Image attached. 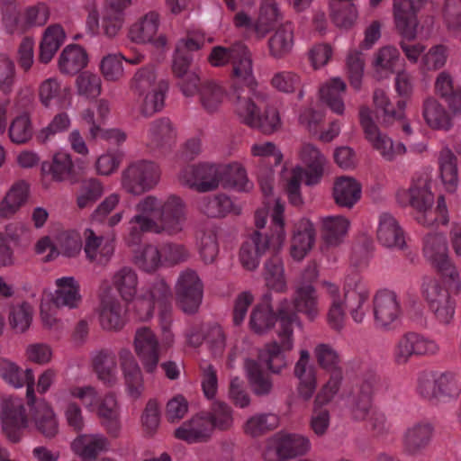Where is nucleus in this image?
<instances>
[{"mask_svg":"<svg viewBox=\"0 0 461 461\" xmlns=\"http://www.w3.org/2000/svg\"><path fill=\"white\" fill-rule=\"evenodd\" d=\"M442 181L449 192H455L457 187L456 158L449 149H443L438 157Z\"/></svg>","mask_w":461,"mask_h":461,"instance_id":"obj_62","label":"nucleus"},{"mask_svg":"<svg viewBox=\"0 0 461 461\" xmlns=\"http://www.w3.org/2000/svg\"><path fill=\"white\" fill-rule=\"evenodd\" d=\"M120 202V195L112 194L108 195L92 212L91 219L93 223L105 222L108 227L113 228L122 219V212H118L113 215H108L115 209Z\"/></svg>","mask_w":461,"mask_h":461,"instance_id":"obj_60","label":"nucleus"},{"mask_svg":"<svg viewBox=\"0 0 461 461\" xmlns=\"http://www.w3.org/2000/svg\"><path fill=\"white\" fill-rule=\"evenodd\" d=\"M361 194V184L353 177L341 176L333 184L332 197L339 207L351 209L360 200Z\"/></svg>","mask_w":461,"mask_h":461,"instance_id":"obj_32","label":"nucleus"},{"mask_svg":"<svg viewBox=\"0 0 461 461\" xmlns=\"http://www.w3.org/2000/svg\"><path fill=\"white\" fill-rule=\"evenodd\" d=\"M41 174L55 182L76 181L74 164L70 155L56 153L50 160L41 163Z\"/></svg>","mask_w":461,"mask_h":461,"instance_id":"obj_34","label":"nucleus"},{"mask_svg":"<svg viewBox=\"0 0 461 461\" xmlns=\"http://www.w3.org/2000/svg\"><path fill=\"white\" fill-rule=\"evenodd\" d=\"M350 221L344 216H328L321 220V238L328 246H338L345 239Z\"/></svg>","mask_w":461,"mask_h":461,"instance_id":"obj_45","label":"nucleus"},{"mask_svg":"<svg viewBox=\"0 0 461 461\" xmlns=\"http://www.w3.org/2000/svg\"><path fill=\"white\" fill-rule=\"evenodd\" d=\"M421 294L436 319L443 324H448L454 318L455 301L449 291L438 279L425 276L422 279Z\"/></svg>","mask_w":461,"mask_h":461,"instance_id":"obj_6","label":"nucleus"},{"mask_svg":"<svg viewBox=\"0 0 461 461\" xmlns=\"http://www.w3.org/2000/svg\"><path fill=\"white\" fill-rule=\"evenodd\" d=\"M282 13L276 0H263L258 15L253 23V32L258 40L264 39L269 32L276 30L282 20Z\"/></svg>","mask_w":461,"mask_h":461,"instance_id":"obj_31","label":"nucleus"},{"mask_svg":"<svg viewBox=\"0 0 461 461\" xmlns=\"http://www.w3.org/2000/svg\"><path fill=\"white\" fill-rule=\"evenodd\" d=\"M298 313L305 315L310 321L315 320L319 315L318 294L313 285L295 284L292 303L283 299L278 304L279 324L276 331L278 341L273 340L265 344L258 350V355L259 360L274 375H281L287 367L284 352L293 349L294 328L302 326Z\"/></svg>","mask_w":461,"mask_h":461,"instance_id":"obj_1","label":"nucleus"},{"mask_svg":"<svg viewBox=\"0 0 461 461\" xmlns=\"http://www.w3.org/2000/svg\"><path fill=\"white\" fill-rule=\"evenodd\" d=\"M27 403L38 431L46 438L55 437L59 431V426L50 405L43 399L36 400L34 394L31 402L27 399Z\"/></svg>","mask_w":461,"mask_h":461,"instance_id":"obj_29","label":"nucleus"},{"mask_svg":"<svg viewBox=\"0 0 461 461\" xmlns=\"http://www.w3.org/2000/svg\"><path fill=\"white\" fill-rule=\"evenodd\" d=\"M204 45V39L199 34H188L181 38L176 44L172 59V72L176 78L188 72L194 59L193 52L199 50Z\"/></svg>","mask_w":461,"mask_h":461,"instance_id":"obj_23","label":"nucleus"},{"mask_svg":"<svg viewBox=\"0 0 461 461\" xmlns=\"http://www.w3.org/2000/svg\"><path fill=\"white\" fill-rule=\"evenodd\" d=\"M150 145L157 149L170 148L176 140V132L168 118H159L149 127Z\"/></svg>","mask_w":461,"mask_h":461,"instance_id":"obj_55","label":"nucleus"},{"mask_svg":"<svg viewBox=\"0 0 461 461\" xmlns=\"http://www.w3.org/2000/svg\"><path fill=\"white\" fill-rule=\"evenodd\" d=\"M199 209L211 218L224 217L228 213H240V208L226 194L204 197L200 202Z\"/></svg>","mask_w":461,"mask_h":461,"instance_id":"obj_52","label":"nucleus"},{"mask_svg":"<svg viewBox=\"0 0 461 461\" xmlns=\"http://www.w3.org/2000/svg\"><path fill=\"white\" fill-rule=\"evenodd\" d=\"M212 433V422L206 415H195L175 430V437L193 444L209 441Z\"/></svg>","mask_w":461,"mask_h":461,"instance_id":"obj_28","label":"nucleus"},{"mask_svg":"<svg viewBox=\"0 0 461 461\" xmlns=\"http://www.w3.org/2000/svg\"><path fill=\"white\" fill-rule=\"evenodd\" d=\"M279 418L274 413H257L249 417L243 425L244 433L251 438L261 437L278 427Z\"/></svg>","mask_w":461,"mask_h":461,"instance_id":"obj_59","label":"nucleus"},{"mask_svg":"<svg viewBox=\"0 0 461 461\" xmlns=\"http://www.w3.org/2000/svg\"><path fill=\"white\" fill-rule=\"evenodd\" d=\"M264 278L267 286L278 293H285L287 290V282L285 276V268L282 258L274 252L265 263Z\"/></svg>","mask_w":461,"mask_h":461,"instance_id":"obj_54","label":"nucleus"},{"mask_svg":"<svg viewBox=\"0 0 461 461\" xmlns=\"http://www.w3.org/2000/svg\"><path fill=\"white\" fill-rule=\"evenodd\" d=\"M258 361L247 358L244 362V368L254 394L261 397L267 396L273 392V380L269 375L262 370L260 364L264 365L267 368V366L259 359Z\"/></svg>","mask_w":461,"mask_h":461,"instance_id":"obj_36","label":"nucleus"},{"mask_svg":"<svg viewBox=\"0 0 461 461\" xmlns=\"http://www.w3.org/2000/svg\"><path fill=\"white\" fill-rule=\"evenodd\" d=\"M109 441L101 434L80 435L72 443L76 454L83 459L94 460L102 451L108 449Z\"/></svg>","mask_w":461,"mask_h":461,"instance_id":"obj_43","label":"nucleus"},{"mask_svg":"<svg viewBox=\"0 0 461 461\" xmlns=\"http://www.w3.org/2000/svg\"><path fill=\"white\" fill-rule=\"evenodd\" d=\"M162 85H167V83L158 79L154 68L143 67L134 74L131 80L130 88L137 97L150 91L154 92V90L162 87Z\"/></svg>","mask_w":461,"mask_h":461,"instance_id":"obj_58","label":"nucleus"},{"mask_svg":"<svg viewBox=\"0 0 461 461\" xmlns=\"http://www.w3.org/2000/svg\"><path fill=\"white\" fill-rule=\"evenodd\" d=\"M353 0H330V16L338 27H350L357 17V10Z\"/></svg>","mask_w":461,"mask_h":461,"instance_id":"obj_61","label":"nucleus"},{"mask_svg":"<svg viewBox=\"0 0 461 461\" xmlns=\"http://www.w3.org/2000/svg\"><path fill=\"white\" fill-rule=\"evenodd\" d=\"M377 384V375L370 373L366 375L352 391L348 400V408L355 420H365L370 415L374 407L373 398Z\"/></svg>","mask_w":461,"mask_h":461,"instance_id":"obj_16","label":"nucleus"},{"mask_svg":"<svg viewBox=\"0 0 461 461\" xmlns=\"http://www.w3.org/2000/svg\"><path fill=\"white\" fill-rule=\"evenodd\" d=\"M65 39L66 33L62 26L50 25L45 30L40 44L39 60L43 64L49 63L64 43Z\"/></svg>","mask_w":461,"mask_h":461,"instance_id":"obj_46","label":"nucleus"},{"mask_svg":"<svg viewBox=\"0 0 461 461\" xmlns=\"http://www.w3.org/2000/svg\"><path fill=\"white\" fill-rule=\"evenodd\" d=\"M221 185L224 188L248 191L251 184L245 168L239 163L220 164Z\"/></svg>","mask_w":461,"mask_h":461,"instance_id":"obj_56","label":"nucleus"},{"mask_svg":"<svg viewBox=\"0 0 461 461\" xmlns=\"http://www.w3.org/2000/svg\"><path fill=\"white\" fill-rule=\"evenodd\" d=\"M418 390L421 396L429 400L442 395L452 396L458 392L455 375L449 372L434 374L425 371L420 373L418 378Z\"/></svg>","mask_w":461,"mask_h":461,"instance_id":"obj_20","label":"nucleus"},{"mask_svg":"<svg viewBox=\"0 0 461 461\" xmlns=\"http://www.w3.org/2000/svg\"><path fill=\"white\" fill-rule=\"evenodd\" d=\"M85 253L87 259L99 266H105L112 258L114 246L111 240H104L102 235H97L92 229L84 232Z\"/></svg>","mask_w":461,"mask_h":461,"instance_id":"obj_30","label":"nucleus"},{"mask_svg":"<svg viewBox=\"0 0 461 461\" xmlns=\"http://www.w3.org/2000/svg\"><path fill=\"white\" fill-rule=\"evenodd\" d=\"M439 345L433 339L416 332H406L393 348V360L399 366L406 365L412 357L433 356L439 352Z\"/></svg>","mask_w":461,"mask_h":461,"instance_id":"obj_13","label":"nucleus"},{"mask_svg":"<svg viewBox=\"0 0 461 461\" xmlns=\"http://www.w3.org/2000/svg\"><path fill=\"white\" fill-rule=\"evenodd\" d=\"M358 115L366 140L375 149L380 152L384 159L392 161L397 155H402L406 152V148L402 143L393 144L390 138L380 131L372 118V111L369 107L361 106Z\"/></svg>","mask_w":461,"mask_h":461,"instance_id":"obj_9","label":"nucleus"},{"mask_svg":"<svg viewBox=\"0 0 461 461\" xmlns=\"http://www.w3.org/2000/svg\"><path fill=\"white\" fill-rule=\"evenodd\" d=\"M94 369L98 379L113 385L117 381V364L114 353L110 349H101L93 357Z\"/></svg>","mask_w":461,"mask_h":461,"instance_id":"obj_53","label":"nucleus"},{"mask_svg":"<svg viewBox=\"0 0 461 461\" xmlns=\"http://www.w3.org/2000/svg\"><path fill=\"white\" fill-rule=\"evenodd\" d=\"M180 183L199 193L211 192L221 185L220 165L199 164L185 167L179 174Z\"/></svg>","mask_w":461,"mask_h":461,"instance_id":"obj_14","label":"nucleus"},{"mask_svg":"<svg viewBox=\"0 0 461 461\" xmlns=\"http://www.w3.org/2000/svg\"><path fill=\"white\" fill-rule=\"evenodd\" d=\"M312 444L307 436L302 434H285L270 439L265 448V461H288V459L305 456L310 452Z\"/></svg>","mask_w":461,"mask_h":461,"instance_id":"obj_8","label":"nucleus"},{"mask_svg":"<svg viewBox=\"0 0 461 461\" xmlns=\"http://www.w3.org/2000/svg\"><path fill=\"white\" fill-rule=\"evenodd\" d=\"M2 430L12 443H18L28 425L23 400L14 396H3L0 412Z\"/></svg>","mask_w":461,"mask_h":461,"instance_id":"obj_12","label":"nucleus"},{"mask_svg":"<svg viewBox=\"0 0 461 461\" xmlns=\"http://www.w3.org/2000/svg\"><path fill=\"white\" fill-rule=\"evenodd\" d=\"M111 284L123 301L131 302L138 293V274L131 267H121L113 273Z\"/></svg>","mask_w":461,"mask_h":461,"instance_id":"obj_35","label":"nucleus"},{"mask_svg":"<svg viewBox=\"0 0 461 461\" xmlns=\"http://www.w3.org/2000/svg\"><path fill=\"white\" fill-rule=\"evenodd\" d=\"M99 321L103 329L119 330L123 325L122 309L119 300L113 296L102 298L99 306Z\"/></svg>","mask_w":461,"mask_h":461,"instance_id":"obj_42","label":"nucleus"},{"mask_svg":"<svg viewBox=\"0 0 461 461\" xmlns=\"http://www.w3.org/2000/svg\"><path fill=\"white\" fill-rule=\"evenodd\" d=\"M57 289L52 303L58 308H77L81 303L79 285L72 276L61 277L56 280Z\"/></svg>","mask_w":461,"mask_h":461,"instance_id":"obj_37","label":"nucleus"},{"mask_svg":"<svg viewBox=\"0 0 461 461\" xmlns=\"http://www.w3.org/2000/svg\"><path fill=\"white\" fill-rule=\"evenodd\" d=\"M133 348L145 371L149 374L154 373L159 362L160 349L155 332L146 326L136 329Z\"/></svg>","mask_w":461,"mask_h":461,"instance_id":"obj_18","label":"nucleus"},{"mask_svg":"<svg viewBox=\"0 0 461 461\" xmlns=\"http://www.w3.org/2000/svg\"><path fill=\"white\" fill-rule=\"evenodd\" d=\"M118 357L127 393L131 399L137 400L145 390L141 369L129 348H121Z\"/></svg>","mask_w":461,"mask_h":461,"instance_id":"obj_22","label":"nucleus"},{"mask_svg":"<svg viewBox=\"0 0 461 461\" xmlns=\"http://www.w3.org/2000/svg\"><path fill=\"white\" fill-rule=\"evenodd\" d=\"M275 240L274 235H263L258 230L254 231L240 249V261L242 267L249 271L255 270L267 250L278 251L283 246H276Z\"/></svg>","mask_w":461,"mask_h":461,"instance_id":"obj_19","label":"nucleus"},{"mask_svg":"<svg viewBox=\"0 0 461 461\" xmlns=\"http://www.w3.org/2000/svg\"><path fill=\"white\" fill-rule=\"evenodd\" d=\"M269 95L263 92L251 98L241 99L234 107L240 122L265 134L277 131L282 125L278 110L270 104Z\"/></svg>","mask_w":461,"mask_h":461,"instance_id":"obj_2","label":"nucleus"},{"mask_svg":"<svg viewBox=\"0 0 461 461\" xmlns=\"http://www.w3.org/2000/svg\"><path fill=\"white\" fill-rule=\"evenodd\" d=\"M160 179L158 165L149 160H137L130 163L121 175L122 189L131 194L140 195L154 188Z\"/></svg>","mask_w":461,"mask_h":461,"instance_id":"obj_5","label":"nucleus"},{"mask_svg":"<svg viewBox=\"0 0 461 461\" xmlns=\"http://www.w3.org/2000/svg\"><path fill=\"white\" fill-rule=\"evenodd\" d=\"M436 93L447 104L453 113H461V87H455L452 77L440 72L435 82Z\"/></svg>","mask_w":461,"mask_h":461,"instance_id":"obj_48","label":"nucleus"},{"mask_svg":"<svg viewBox=\"0 0 461 461\" xmlns=\"http://www.w3.org/2000/svg\"><path fill=\"white\" fill-rule=\"evenodd\" d=\"M186 220V206L181 197L171 194L162 203L159 221L163 230L169 234L182 231Z\"/></svg>","mask_w":461,"mask_h":461,"instance_id":"obj_26","label":"nucleus"},{"mask_svg":"<svg viewBox=\"0 0 461 461\" xmlns=\"http://www.w3.org/2000/svg\"><path fill=\"white\" fill-rule=\"evenodd\" d=\"M198 95L202 108L207 113L212 114L220 110L226 97V92L218 83L208 80L199 87Z\"/></svg>","mask_w":461,"mask_h":461,"instance_id":"obj_50","label":"nucleus"},{"mask_svg":"<svg viewBox=\"0 0 461 461\" xmlns=\"http://www.w3.org/2000/svg\"><path fill=\"white\" fill-rule=\"evenodd\" d=\"M176 303L187 314L195 313L203 300V285L196 271H182L175 285Z\"/></svg>","mask_w":461,"mask_h":461,"instance_id":"obj_11","label":"nucleus"},{"mask_svg":"<svg viewBox=\"0 0 461 461\" xmlns=\"http://www.w3.org/2000/svg\"><path fill=\"white\" fill-rule=\"evenodd\" d=\"M377 239L385 247L402 249L405 245L403 231L396 219L390 213H382L377 230Z\"/></svg>","mask_w":461,"mask_h":461,"instance_id":"obj_39","label":"nucleus"},{"mask_svg":"<svg viewBox=\"0 0 461 461\" xmlns=\"http://www.w3.org/2000/svg\"><path fill=\"white\" fill-rule=\"evenodd\" d=\"M300 158L306 165L307 169L296 167L292 169L291 176L287 180L285 191L290 203L299 206L303 203L300 186L305 178L307 185L317 184L323 175L325 158L321 151L311 143H303L300 150Z\"/></svg>","mask_w":461,"mask_h":461,"instance_id":"obj_3","label":"nucleus"},{"mask_svg":"<svg viewBox=\"0 0 461 461\" xmlns=\"http://www.w3.org/2000/svg\"><path fill=\"white\" fill-rule=\"evenodd\" d=\"M159 27V14L150 11L135 22L129 30L130 39L136 43H152L157 48H163L167 43L165 35L155 38Z\"/></svg>","mask_w":461,"mask_h":461,"instance_id":"obj_21","label":"nucleus"},{"mask_svg":"<svg viewBox=\"0 0 461 461\" xmlns=\"http://www.w3.org/2000/svg\"><path fill=\"white\" fill-rule=\"evenodd\" d=\"M315 241V230L312 224L302 221L295 230L291 244V256L295 260H302L312 249Z\"/></svg>","mask_w":461,"mask_h":461,"instance_id":"obj_51","label":"nucleus"},{"mask_svg":"<svg viewBox=\"0 0 461 461\" xmlns=\"http://www.w3.org/2000/svg\"><path fill=\"white\" fill-rule=\"evenodd\" d=\"M423 252L438 273L448 277L455 286L459 285V275L449 259L447 242L442 234H429L425 239Z\"/></svg>","mask_w":461,"mask_h":461,"instance_id":"obj_10","label":"nucleus"},{"mask_svg":"<svg viewBox=\"0 0 461 461\" xmlns=\"http://www.w3.org/2000/svg\"><path fill=\"white\" fill-rule=\"evenodd\" d=\"M168 89V85H162V87L145 93L143 95L137 96V102L140 105V113L145 117H150L162 110L165 104V96Z\"/></svg>","mask_w":461,"mask_h":461,"instance_id":"obj_63","label":"nucleus"},{"mask_svg":"<svg viewBox=\"0 0 461 461\" xmlns=\"http://www.w3.org/2000/svg\"><path fill=\"white\" fill-rule=\"evenodd\" d=\"M346 89V83L339 77H334L320 88V98L332 112L342 115L345 111L342 94Z\"/></svg>","mask_w":461,"mask_h":461,"instance_id":"obj_47","label":"nucleus"},{"mask_svg":"<svg viewBox=\"0 0 461 461\" xmlns=\"http://www.w3.org/2000/svg\"><path fill=\"white\" fill-rule=\"evenodd\" d=\"M294 43V28L290 22L281 23L268 39L267 45L271 57L283 59L293 50Z\"/></svg>","mask_w":461,"mask_h":461,"instance_id":"obj_38","label":"nucleus"},{"mask_svg":"<svg viewBox=\"0 0 461 461\" xmlns=\"http://www.w3.org/2000/svg\"><path fill=\"white\" fill-rule=\"evenodd\" d=\"M414 5L409 0H393V14L396 32L402 38L416 39L419 20Z\"/></svg>","mask_w":461,"mask_h":461,"instance_id":"obj_27","label":"nucleus"},{"mask_svg":"<svg viewBox=\"0 0 461 461\" xmlns=\"http://www.w3.org/2000/svg\"><path fill=\"white\" fill-rule=\"evenodd\" d=\"M370 291L361 281H354L344 288V303L349 316L359 324L366 320L369 311Z\"/></svg>","mask_w":461,"mask_h":461,"instance_id":"obj_24","label":"nucleus"},{"mask_svg":"<svg viewBox=\"0 0 461 461\" xmlns=\"http://www.w3.org/2000/svg\"><path fill=\"white\" fill-rule=\"evenodd\" d=\"M162 203L163 200L153 195H148L136 204V210L139 213L133 216L129 222V233L133 242L136 243L140 240L142 232L158 231V224L149 216H157L159 219Z\"/></svg>","mask_w":461,"mask_h":461,"instance_id":"obj_15","label":"nucleus"},{"mask_svg":"<svg viewBox=\"0 0 461 461\" xmlns=\"http://www.w3.org/2000/svg\"><path fill=\"white\" fill-rule=\"evenodd\" d=\"M373 315L378 329L391 330L402 315L397 294L386 289L378 291L373 298Z\"/></svg>","mask_w":461,"mask_h":461,"instance_id":"obj_17","label":"nucleus"},{"mask_svg":"<svg viewBox=\"0 0 461 461\" xmlns=\"http://www.w3.org/2000/svg\"><path fill=\"white\" fill-rule=\"evenodd\" d=\"M434 427L430 422L419 421L406 429L402 436L403 451L412 456L424 453L430 445Z\"/></svg>","mask_w":461,"mask_h":461,"instance_id":"obj_25","label":"nucleus"},{"mask_svg":"<svg viewBox=\"0 0 461 461\" xmlns=\"http://www.w3.org/2000/svg\"><path fill=\"white\" fill-rule=\"evenodd\" d=\"M104 185L96 178H88L82 181L79 193L77 196V205L79 209L93 206L104 194Z\"/></svg>","mask_w":461,"mask_h":461,"instance_id":"obj_64","label":"nucleus"},{"mask_svg":"<svg viewBox=\"0 0 461 461\" xmlns=\"http://www.w3.org/2000/svg\"><path fill=\"white\" fill-rule=\"evenodd\" d=\"M400 60L399 50L391 45L380 48L375 54L372 61L375 77L377 79L389 77L394 73L395 67Z\"/></svg>","mask_w":461,"mask_h":461,"instance_id":"obj_44","label":"nucleus"},{"mask_svg":"<svg viewBox=\"0 0 461 461\" xmlns=\"http://www.w3.org/2000/svg\"><path fill=\"white\" fill-rule=\"evenodd\" d=\"M422 116L432 129L447 130L451 126L447 112L435 97L425 98L422 104Z\"/></svg>","mask_w":461,"mask_h":461,"instance_id":"obj_57","label":"nucleus"},{"mask_svg":"<svg viewBox=\"0 0 461 461\" xmlns=\"http://www.w3.org/2000/svg\"><path fill=\"white\" fill-rule=\"evenodd\" d=\"M29 185L24 181L15 183L0 202V218L13 217L29 198Z\"/></svg>","mask_w":461,"mask_h":461,"instance_id":"obj_40","label":"nucleus"},{"mask_svg":"<svg viewBox=\"0 0 461 461\" xmlns=\"http://www.w3.org/2000/svg\"><path fill=\"white\" fill-rule=\"evenodd\" d=\"M231 67L230 97L233 107L241 99L246 100L251 98L254 94L263 93L257 89L258 83L253 73L251 53L245 44L236 59H233Z\"/></svg>","mask_w":461,"mask_h":461,"instance_id":"obj_4","label":"nucleus"},{"mask_svg":"<svg viewBox=\"0 0 461 461\" xmlns=\"http://www.w3.org/2000/svg\"><path fill=\"white\" fill-rule=\"evenodd\" d=\"M398 202L403 205H410L422 214L418 217L419 222L424 225L433 224L434 211L431 209L434 196L429 190L427 177H418L413 180L408 190L397 193Z\"/></svg>","mask_w":461,"mask_h":461,"instance_id":"obj_7","label":"nucleus"},{"mask_svg":"<svg viewBox=\"0 0 461 461\" xmlns=\"http://www.w3.org/2000/svg\"><path fill=\"white\" fill-rule=\"evenodd\" d=\"M271 294L265 295V303L257 305L251 312L249 327L257 334L262 335L272 330L278 321L277 312L275 313L270 304Z\"/></svg>","mask_w":461,"mask_h":461,"instance_id":"obj_41","label":"nucleus"},{"mask_svg":"<svg viewBox=\"0 0 461 461\" xmlns=\"http://www.w3.org/2000/svg\"><path fill=\"white\" fill-rule=\"evenodd\" d=\"M86 64L87 54L79 45H68L59 55V68L63 74L75 75L82 70Z\"/></svg>","mask_w":461,"mask_h":461,"instance_id":"obj_49","label":"nucleus"},{"mask_svg":"<svg viewBox=\"0 0 461 461\" xmlns=\"http://www.w3.org/2000/svg\"><path fill=\"white\" fill-rule=\"evenodd\" d=\"M0 376L15 388L26 384L27 399L30 402L33 400L34 375L32 369L23 372L15 363L0 357Z\"/></svg>","mask_w":461,"mask_h":461,"instance_id":"obj_33","label":"nucleus"}]
</instances>
